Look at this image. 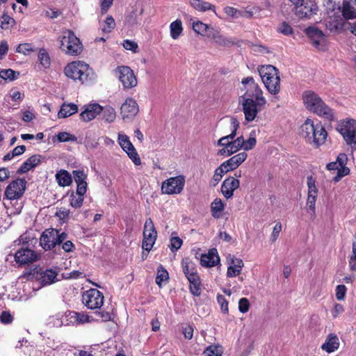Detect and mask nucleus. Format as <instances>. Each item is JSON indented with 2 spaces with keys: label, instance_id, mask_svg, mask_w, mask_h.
I'll return each instance as SVG.
<instances>
[{
  "label": "nucleus",
  "instance_id": "obj_1",
  "mask_svg": "<svg viewBox=\"0 0 356 356\" xmlns=\"http://www.w3.org/2000/svg\"><path fill=\"white\" fill-rule=\"evenodd\" d=\"M241 83L248 97L243 102V110L245 120L250 122L254 120L258 113L257 105L263 106L266 102L261 89L252 76L243 79Z\"/></svg>",
  "mask_w": 356,
  "mask_h": 356
},
{
  "label": "nucleus",
  "instance_id": "obj_2",
  "mask_svg": "<svg viewBox=\"0 0 356 356\" xmlns=\"http://www.w3.org/2000/svg\"><path fill=\"white\" fill-rule=\"evenodd\" d=\"M64 73L67 78L82 84H90L97 79L96 74L89 65L81 60L67 64L64 68Z\"/></svg>",
  "mask_w": 356,
  "mask_h": 356
},
{
  "label": "nucleus",
  "instance_id": "obj_3",
  "mask_svg": "<svg viewBox=\"0 0 356 356\" xmlns=\"http://www.w3.org/2000/svg\"><path fill=\"white\" fill-rule=\"evenodd\" d=\"M301 136L307 143L317 148L324 144L327 137V133L321 122H314L307 119L300 127Z\"/></svg>",
  "mask_w": 356,
  "mask_h": 356
},
{
  "label": "nucleus",
  "instance_id": "obj_4",
  "mask_svg": "<svg viewBox=\"0 0 356 356\" xmlns=\"http://www.w3.org/2000/svg\"><path fill=\"white\" fill-rule=\"evenodd\" d=\"M302 99L306 108L318 116L329 120H334V111L330 108L321 98L312 90L302 93Z\"/></svg>",
  "mask_w": 356,
  "mask_h": 356
},
{
  "label": "nucleus",
  "instance_id": "obj_5",
  "mask_svg": "<svg viewBox=\"0 0 356 356\" xmlns=\"http://www.w3.org/2000/svg\"><path fill=\"white\" fill-rule=\"evenodd\" d=\"M259 72L268 91L272 95H277L280 90V78L277 69L268 65L261 66Z\"/></svg>",
  "mask_w": 356,
  "mask_h": 356
},
{
  "label": "nucleus",
  "instance_id": "obj_6",
  "mask_svg": "<svg viewBox=\"0 0 356 356\" xmlns=\"http://www.w3.org/2000/svg\"><path fill=\"white\" fill-rule=\"evenodd\" d=\"M181 267L185 276L190 283V291L193 295L199 296L201 294V282L195 264L188 259H183Z\"/></svg>",
  "mask_w": 356,
  "mask_h": 356
},
{
  "label": "nucleus",
  "instance_id": "obj_7",
  "mask_svg": "<svg viewBox=\"0 0 356 356\" xmlns=\"http://www.w3.org/2000/svg\"><path fill=\"white\" fill-rule=\"evenodd\" d=\"M60 49L69 55H77L81 51V46L79 39L71 31H66L63 33L60 38Z\"/></svg>",
  "mask_w": 356,
  "mask_h": 356
},
{
  "label": "nucleus",
  "instance_id": "obj_8",
  "mask_svg": "<svg viewBox=\"0 0 356 356\" xmlns=\"http://www.w3.org/2000/svg\"><path fill=\"white\" fill-rule=\"evenodd\" d=\"M185 181L184 175L170 177L162 182L161 193L166 195L180 194L184 190Z\"/></svg>",
  "mask_w": 356,
  "mask_h": 356
},
{
  "label": "nucleus",
  "instance_id": "obj_9",
  "mask_svg": "<svg viewBox=\"0 0 356 356\" xmlns=\"http://www.w3.org/2000/svg\"><path fill=\"white\" fill-rule=\"evenodd\" d=\"M346 143L356 147V121L353 119L342 121L337 127Z\"/></svg>",
  "mask_w": 356,
  "mask_h": 356
},
{
  "label": "nucleus",
  "instance_id": "obj_10",
  "mask_svg": "<svg viewBox=\"0 0 356 356\" xmlns=\"http://www.w3.org/2000/svg\"><path fill=\"white\" fill-rule=\"evenodd\" d=\"M104 297L96 289H90L83 293L82 302L90 309H99L104 304Z\"/></svg>",
  "mask_w": 356,
  "mask_h": 356
},
{
  "label": "nucleus",
  "instance_id": "obj_11",
  "mask_svg": "<svg viewBox=\"0 0 356 356\" xmlns=\"http://www.w3.org/2000/svg\"><path fill=\"white\" fill-rule=\"evenodd\" d=\"M26 188V181L18 178L11 181L6 187L5 196L10 200H19L22 197Z\"/></svg>",
  "mask_w": 356,
  "mask_h": 356
},
{
  "label": "nucleus",
  "instance_id": "obj_12",
  "mask_svg": "<svg viewBox=\"0 0 356 356\" xmlns=\"http://www.w3.org/2000/svg\"><path fill=\"white\" fill-rule=\"evenodd\" d=\"M348 161V157L346 154H339L336 161L327 164L326 168L331 170H337V175L333 178L334 181H339L343 177L350 172L348 168L346 166Z\"/></svg>",
  "mask_w": 356,
  "mask_h": 356
},
{
  "label": "nucleus",
  "instance_id": "obj_13",
  "mask_svg": "<svg viewBox=\"0 0 356 356\" xmlns=\"http://www.w3.org/2000/svg\"><path fill=\"white\" fill-rule=\"evenodd\" d=\"M13 257L18 266L29 265L37 260L36 253L33 250L27 248H21L17 250L13 255L8 254L6 257V261H9Z\"/></svg>",
  "mask_w": 356,
  "mask_h": 356
},
{
  "label": "nucleus",
  "instance_id": "obj_14",
  "mask_svg": "<svg viewBox=\"0 0 356 356\" xmlns=\"http://www.w3.org/2000/svg\"><path fill=\"white\" fill-rule=\"evenodd\" d=\"M156 236L157 232L155 229L153 221L151 218H148L144 225L143 248L149 252L153 247Z\"/></svg>",
  "mask_w": 356,
  "mask_h": 356
},
{
  "label": "nucleus",
  "instance_id": "obj_15",
  "mask_svg": "<svg viewBox=\"0 0 356 356\" xmlns=\"http://www.w3.org/2000/svg\"><path fill=\"white\" fill-rule=\"evenodd\" d=\"M139 111L138 105L135 99L127 98L120 107V115L124 121L129 122L136 116Z\"/></svg>",
  "mask_w": 356,
  "mask_h": 356
},
{
  "label": "nucleus",
  "instance_id": "obj_16",
  "mask_svg": "<svg viewBox=\"0 0 356 356\" xmlns=\"http://www.w3.org/2000/svg\"><path fill=\"white\" fill-rule=\"evenodd\" d=\"M116 72L125 88H131L137 85V79L129 67L120 66L116 69Z\"/></svg>",
  "mask_w": 356,
  "mask_h": 356
},
{
  "label": "nucleus",
  "instance_id": "obj_17",
  "mask_svg": "<svg viewBox=\"0 0 356 356\" xmlns=\"http://www.w3.org/2000/svg\"><path fill=\"white\" fill-rule=\"evenodd\" d=\"M231 125L232 128V133L227 136L220 138L218 140L217 145L222 147V148L218 151V154L220 155L225 156L227 152L226 149H228L231 143L230 140L234 139L236 136V131L239 127V122L236 118H232L231 119Z\"/></svg>",
  "mask_w": 356,
  "mask_h": 356
},
{
  "label": "nucleus",
  "instance_id": "obj_18",
  "mask_svg": "<svg viewBox=\"0 0 356 356\" xmlns=\"http://www.w3.org/2000/svg\"><path fill=\"white\" fill-rule=\"evenodd\" d=\"M57 236V229H46L41 235L40 244L45 250H49L56 247Z\"/></svg>",
  "mask_w": 356,
  "mask_h": 356
},
{
  "label": "nucleus",
  "instance_id": "obj_19",
  "mask_svg": "<svg viewBox=\"0 0 356 356\" xmlns=\"http://www.w3.org/2000/svg\"><path fill=\"white\" fill-rule=\"evenodd\" d=\"M240 181L238 179L229 177L225 179L221 186V192L226 199L231 198L234 195V191L239 187Z\"/></svg>",
  "mask_w": 356,
  "mask_h": 356
},
{
  "label": "nucleus",
  "instance_id": "obj_20",
  "mask_svg": "<svg viewBox=\"0 0 356 356\" xmlns=\"http://www.w3.org/2000/svg\"><path fill=\"white\" fill-rule=\"evenodd\" d=\"M340 346V340L337 334L332 332L329 333L324 343L321 346L322 350L327 353H332L337 351Z\"/></svg>",
  "mask_w": 356,
  "mask_h": 356
},
{
  "label": "nucleus",
  "instance_id": "obj_21",
  "mask_svg": "<svg viewBox=\"0 0 356 356\" xmlns=\"http://www.w3.org/2000/svg\"><path fill=\"white\" fill-rule=\"evenodd\" d=\"M83 108L84 109L81 113L80 117L84 122L91 121L102 111V106L96 103L86 105Z\"/></svg>",
  "mask_w": 356,
  "mask_h": 356
},
{
  "label": "nucleus",
  "instance_id": "obj_22",
  "mask_svg": "<svg viewBox=\"0 0 356 356\" xmlns=\"http://www.w3.org/2000/svg\"><path fill=\"white\" fill-rule=\"evenodd\" d=\"M72 175L76 184L77 195H85L87 191V174L83 170H73Z\"/></svg>",
  "mask_w": 356,
  "mask_h": 356
},
{
  "label": "nucleus",
  "instance_id": "obj_23",
  "mask_svg": "<svg viewBox=\"0 0 356 356\" xmlns=\"http://www.w3.org/2000/svg\"><path fill=\"white\" fill-rule=\"evenodd\" d=\"M220 262V257L216 249H211L207 254H202L200 264L204 267H213Z\"/></svg>",
  "mask_w": 356,
  "mask_h": 356
},
{
  "label": "nucleus",
  "instance_id": "obj_24",
  "mask_svg": "<svg viewBox=\"0 0 356 356\" xmlns=\"http://www.w3.org/2000/svg\"><path fill=\"white\" fill-rule=\"evenodd\" d=\"M248 157L247 153L245 152H240L232 157H231L227 161L222 163V166L225 167L227 171H231L235 170L238 168L242 163H243Z\"/></svg>",
  "mask_w": 356,
  "mask_h": 356
},
{
  "label": "nucleus",
  "instance_id": "obj_25",
  "mask_svg": "<svg viewBox=\"0 0 356 356\" xmlns=\"http://www.w3.org/2000/svg\"><path fill=\"white\" fill-rule=\"evenodd\" d=\"M207 35L213 39L216 44L220 46L228 47L234 44V41L231 38L225 37L217 29L213 27L209 29V33H207Z\"/></svg>",
  "mask_w": 356,
  "mask_h": 356
},
{
  "label": "nucleus",
  "instance_id": "obj_26",
  "mask_svg": "<svg viewBox=\"0 0 356 356\" xmlns=\"http://www.w3.org/2000/svg\"><path fill=\"white\" fill-rule=\"evenodd\" d=\"M42 156L40 154H34L26 159L17 170V174H24L30 170L37 167L42 161Z\"/></svg>",
  "mask_w": 356,
  "mask_h": 356
},
{
  "label": "nucleus",
  "instance_id": "obj_27",
  "mask_svg": "<svg viewBox=\"0 0 356 356\" xmlns=\"http://www.w3.org/2000/svg\"><path fill=\"white\" fill-rule=\"evenodd\" d=\"M57 273L51 269L41 271L37 273V278L43 285H49L56 282Z\"/></svg>",
  "mask_w": 356,
  "mask_h": 356
},
{
  "label": "nucleus",
  "instance_id": "obj_28",
  "mask_svg": "<svg viewBox=\"0 0 356 356\" xmlns=\"http://www.w3.org/2000/svg\"><path fill=\"white\" fill-rule=\"evenodd\" d=\"M243 265L244 264L241 259L236 257L232 258L227 268V276L229 277H236L241 273Z\"/></svg>",
  "mask_w": 356,
  "mask_h": 356
},
{
  "label": "nucleus",
  "instance_id": "obj_29",
  "mask_svg": "<svg viewBox=\"0 0 356 356\" xmlns=\"http://www.w3.org/2000/svg\"><path fill=\"white\" fill-rule=\"evenodd\" d=\"M307 36L312 40L315 47H318L321 42L324 40L323 31L314 26H309L305 29Z\"/></svg>",
  "mask_w": 356,
  "mask_h": 356
},
{
  "label": "nucleus",
  "instance_id": "obj_30",
  "mask_svg": "<svg viewBox=\"0 0 356 356\" xmlns=\"http://www.w3.org/2000/svg\"><path fill=\"white\" fill-rule=\"evenodd\" d=\"M78 106L73 103H63L58 113V118H66L78 112Z\"/></svg>",
  "mask_w": 356,
  "mask_h": 356
},
{
  "label": "nucleus",
  "instance_id": "obj_31",
  "mask_svg": "<svg viewBox=\"0 0 356 356\" xmlns=\"http://www.w3.org/2000/svg\"><path fill=\"white\" fill-rule=\"evenodd\" d=\"M210 207L211 216L214 218L218 219L222 216L225 204L222 202L220 198L217 197L211 203Z\"/></svg>",
  "mask_w": 356,
  "mask_h": 356
},
{
  "label": "nucleus",
  "instance_id": "obj_32",
  "mask_svg": "<svg viewBox=\"0 0 356 356\" xmlns=\"http://www.w3.org/2000/svg\"><path fill=\"white\" fill-rule=\"evenodd\" d=\"M55 177L58 184L62 187L68 186L72 182L71 174L65 170H58Z\"/></svg>",
  "mask_w": 356,
  "mask_h": 356
},
{
  "label": "nucleus",
  "instance_id": "obj_33",
  "mask_svg": "<svg viewBox=\"0 0 356 356\" xmlns=\"http://www.w3.org/2000/svg\"><path fill=\"white\" fill-rule=\"evenodd\" d=\"M341 9L344 19H356V8L350 2L346 1H343Z\"/></svg>",
  "mask_w": 356,
  "mask_h": 356
},
{
  "label": "nucleus",
  "instance_id": "obj_34",
  "mask_svg": "<svg viewBox=\"0 0 356 356\" xmlns=\"http://www.w3.org/2000/svg\"><path fill=\"white\" fill-rule=\"evenodd\" d=\"M325 26L331 31H339L343 26V19L340 16H330L325 20Z\"/></svg>",
  "mask_w": 356,
  "mask_h": 356
},
{
  "label": "nucleus",
  "instance_id": "obj_35",
  "mask_svg": "<svg viewBox=\"0 0 356 356\" xmlns=\"http://www.w3.org/2000/svg\"><path fill=\"white\" fill-rule=\"evenodd\" d=\"M170 36L172 39L177 40L179 38L183 31L182 23L180 19H176L170 25Z\"/></svg>",
  "mask_w": 356,
  "mask_h": 356
},
{
  "label": "nucleus",
  "instance_id": "obj_36",
  "mask_svg": "<svg viewBox=\"0 0 356 356\" xmlns=\"http://www.w3.org/2000/svg\"><path fill=\"white\" fill-rule=\"evenodd\" d=\"M38 60L40 64L44 69H47L51 65V59L47 51L44 48H41L38 51Z\"/></svg>",
  "mask_w": 356,
  "mask_h": 356
},
{
  "label": "nucleus",
  "instance_id": "obj_37",
  "mask_svg": "<svg viewBox=\"0 0 356 356\" xmlns=\"http://www.w3.org/2000/svg\"><path fill=\"white\" fill-rule=\"evenodd\" d=\"M190 3L195 10L200 12H205L212 10L214 8L210 3L204 1V0H191Z\"/></svg>",
  "mask_w": 356,
  "mask_h": 356
},
{
  "label": "nucleus",
  "instance_id": "obj_38",
  "mask_svg": "<svg viewBox=\"0 0 356 356\" xmlns=\"http://www.w3.org/2000/svg\"><path fill=\"white\" fill-rule=\"evenodd\" d=\"M118 143L122 149L127 154L135 149L132 143L130 142L129 137L122 134H118Z\"/></svg>",
  "mask_w": 356,
  "mask_h": 356
},
{
  "label": "nucleus",
  "instance_id": "obj_39",
  "mask_svg": "<svg viewBox=\"0 0 356 356\" xmlns=\"http://www.w3.org/2000/svg\"><path fill=\"white\" fill-rule=\"evenodd\" d=\"M192 27L193 31L201 35H205L206 33H209V29L212 27L209 26L208 24L202 22L201 21H195L192 24Z\"/></svg>",
  "mask_w": 356,
  "mask_h": 356
},
{
  "label": "nucleus",
  "instance_id": "obj_40",
  "mask_svg": "<svg viewBox=\"0 0 356 356\" xmlns=\"http://www.w3.org/2000/svg\"><path fill=\"white\" fill-rule=\"evenodd\" d=\"M102 113H103V119L107 122H113L116 118L115 109L110 106L102 107Z\"/></svg>",
  "mask_w": 356,
  "mask_h": 356
},
{
  "label": "nucleus",
  "instance_id": "obj_41",
  "mask_svg": "<svg viewBox=\"0 0 356 356\" xmlns=\"http://www.w3.org/2000/svg\"><path fill=\"white\" fill-rule=\"evenodd\" d=\"M83 195H77V192L76 194L72 193L70 195V205L74 209L80 208L83 205L84 200Z\"/></svg>",
  "mask_w": 356,
  "mask_h": 356
},
{
  "label": "nucleus",
  "instance_id": "obj_42",
  "mask_svg": "<svg viewBox=\"0 0 356 356\" xmlns=\"http://www.w3.org/2000/svg\"><path fill=\"white\" fill-rule=\"evenodd\" d=\"M68 316H70L71 319H74V321L71 320V322L77 323H85L88 322L89 319L87 315L76 312H70Z\"/></svg>",
  "mask_w": 356,
  "mask_h": 356
},
{
  "label": "nucleus",
  "instance_id": "obj_43",
  "mask_svg": "<svg viewBox=\"0 0 356 356\" xmlns=\"http://www.w3.org/2000/svg\"><path fill=\"white\" fill-rule=\"evenodd\" d=\"M169 275L168 271L162 266H160L157 270V275L156 277V282L159 286L162 284V282L168 280Z\"/></svg>",
  "mask_w": 356,
  "mask_h": 356
},
{
  "label": "nucleus",
  "instance_id": "obj_44",
  "mask_svg": "<svg viewBox=\"0 0 356 356\" xmlns=\"http://www.w3.org/2000/svg\"><path fill=\"white\" fill-rule=\"evenodd\" d=\"M35 51V49L30 43L19 44L16 47V52L22 54L25 56L29 55L31 52Z\"/></svg>",
  "mask_w": 356,
  "mask_h": 356
},
{
  "label": "nucleus",
  "instance_id": "obj_45",
  "mask_svg": "<svg viewBox=\"0 0 356 356\" xmlns=\"http://www.w3.org/2000/svg\"><path fill=\"white\" fill-rule=\"evenodd\" d=\"M227 170L222 166V163L215 170L214 175L213 176V185L216 186L221 180L222 176L227 173Z\"/></svg>",
  "mask_w": 356,
  "mask_h": 356
},
{
  "label": "nucleus",
  "instance_id": "obj_46",
  "mask_svg": "<svg viewBox=\"0 0 356 356\" xmlns=\"http://www.w3.org/2000/svg\"><path fill=\"white\" fill-rule=\"evenodd\" d=\"M222 353L220 346H210L206 348L203 354L204 356H222Z\"/></svg>",
  "mask_w": 356,
  "mask_h": 356
},
{
  "label": "nucleus",
  "instance_id": "obj_47",
  "mask_svg": "<svg viewBox=\"0 0 356 356\" xmlns=\"http://www.w3.org/2000/svg\"><path fill=\"white\" fill-rule=\"evenodd\" d=\"M19 73L11 69L2 70L0 71L1 78L5 80L13 81L17 78Z\"/></svg>",
  "mask_w": 356,
  "mask_h": 356
},
{
  "label": "nucleus",
  "instance_id": "obj_48",
  "mask_svg": "<svg viewBox=\"0 0 356 356\" xmlns=\"http://www.w3.org/2000/svg\"><path fill=\"white\" fill-rule=\"evenodd\" d=\"M115 22L111 16H108L104 21V24L102 28V31L105 33H108L115 28Z\"/></svg>",
  "mask_w": 356,
  "mask_h": 356
},
{
  "label": "nucleus",
  "instance_id": "obj_49",
  "mask_svg": "<svg viewBox=\"0 0 356 356\" xmlns=\"http://www.w3.org/2000/svg\"><path fill=\"white\" fill-rule=\"evenodd\" d=\"M345 311V307L340 303H334L331 309V314L334 319L339 318Z\"/></svg>",
  "mask_w": 356,
  "mask_h": 356
},
{
  "label": "nucleus",
  "instance_id": "obj_50",
  "mask_svg": "<svg viewBox=\"0 0 356 356\" xmlns=\"http://www.w3.org/2000/svg\"><path fill=\"white\" fill-rule=\"evenodd\" d=\"M316 198H314L310 195V197H307V212L311 215L312 217H314L316 215L315 211V205H316Z\"/></svg>",
  "mask_w": 356,
  "mask_h": 356
},
{
  "label": "nucleus",
  "instance_id": "obj_51",
  "mask_svg": "<svg viewBox=\"0 0 356 356\" xmlns=\"http://www.w3.org/2000/svg\"><path fill=\"white\" fill-rule=\"evenodd\" d=\"M230 141L231 143L229 145V147L228 149H226L227 152L225 156H231L232 154L239 151L241 149H243V147L241 145H238V143H236L234 138Z\"/></svg>",
  "mask_w": 356,
  "mask_h": 356
},
{
  "label": "nucleus",
  "instance_id": "obj_52",
  "mask_svg": "<svg viewBox=\"0 0 356 356\" xmlns=\"http://www.w3.org/2000/svg\"><path fill=\"white\" fill-rule=\"evenodd\" d=\"M122 46L125 49L131 51L134 53H137L138 51V45L136 42L133 40H124Z\"/></svg>",
  "mask_w": 356,
  "mask_h": 356
},
{
  "label": "nucleus",
  "instance_id": "obj_53",
  "mask_svg": "<svg viewBox=\"0 0 356 356\" xmlns=\"http://www.w3.org/2000/svg\"><path fill=\"white\" fill-rule=\"evenodd\" d=\"M59 142L75 141L76 138L67 132H59L57 135Z\"/></svg>",
  "mask_w": 356,
  "mask_h": 356
},
{
  "label": "nucleus",
  "instance_id": "obj_54",
  "mask_svg": "<svg viewBox=\"0 0 356 356\" xmlns=\"http://www.w3.org/2000/svg\"><path fill=\"white\" fill-rule=\"evenodd\" d=\"M224 12L227 14V15L232 18H238L242 15L241 12L240 10L232 6L225 7Z\"/></svg>",
  "mask_w": 356,
  "mask_h": 356
},
{
  "label": "nucleus",
  "instance_id": "obj_55",
  "mask_svg": "<svg viewBox=\"0 0 356 356\" xmlns=\"http://www.w3.org/2000/svg\"><path fill=\"white\" fill-rule=\"evenodd\" d=\"M347 289L345 285L339 284L336 287V298L338 300H343L346 294Z\"/></svg>",
  "mask_w": 356,
  "mask_h": 356
},
{
  "label": "nucleus",
  "instance_id": "obj_56",
  "mask_svg": "<svg viewBox=\"0 0 356 356\" xmlns=\"http://www.w3.org/2000/svg\"><path fill=\"white\" fill-rule=\"evenodd\" d=\"M277 31L286 35H289L293 33L292 27L286 22H284L280 24L277 28Z\"/></svg>",
  "mask_w": 356,
  "mask_h": 356
},
{
  "label": "nucleus",
  "instance_id": "obj_57",
  "mask_svg": "<svg viewBox=\"0 0 356 356\" xmlns=\"http://www.w3.org/2000/svg\"><path fill=\"white\" fill-rule=\"evenodd\" d=\"M217 300L218 304L220 305V309L222 313L228 314V301L222 295H218Z\"/></svg>",
  "mask_w": 356,
  "mask_h": 356
},
{
  "label": "nucleus",
  "instance_id": "obj_58",
  "mask_svg": "<svg viewBox=\"0 0 356 356\" xmlns=\"http://www.w3.org/2000/svg\"><path fill=\"white\" fill-rule=\"evenodd\" d=\"M182 245V240L179 237H172L170 238V248L171 251L178 250Z\"/></svg>",
  "mask_w": 356,
  "mask_h": 356
},
{
  "label": "nucleus",
  "instance_id": "obj_59",
  "mask_svg": "<svg viewBox=\"0 0 356 356\" xmlns=\"http://www.w3.org/2000/svg\"><path fill=\"white\" fill-rule=\"evenodd\" d=\"M256 143L257 140L255 136H252V134H251L250 137L247 140H245L243 149L245 151L252 149L256 145Z\"/></svg>",
  "mask_w": 356,
  "mask_h": 356
},
{
  "label": "nucleus",
  "instance_id": "obj_60",
  "mask_svg": "<svg viewBox=\"0 0 356 356\" xmlns=\"http://www.w3.org/2000/svg\"><path fill=\"white\" fill-rule=\"evenodd\" d=\"M250 308L249 300L246 298H242L238 302V310L244 314L246 313Z\"/></svg>",
  "mask_w": 356,
  "mask_h": 356
},
{
  "label": "nucleus",
  "instance_id": "obj_61",
  "mask_svg": "<svg viewBox=\"0 0 356 356\" xmlns=\"http://www.w3.org/2000/svg\"><path fill=\"white\" fill-rule=\"evenodd\" d=\"M70 210L65 208L60 209L56 213V216L59 218V219L63 222L67 221V220L70 218Z\"/></svg>",
  "mask_w": 356,
  "mask_h": 356
},
{
  "label": "nucleus",
  "instance_id": "obj_62",
  "mask_svg": "<svg viewBox=\"0 0 356 356\" xmlns=\"http://www.w3.org/2000/svg\"><path fill=\"white\" fill-rule=\"evenodd\" d=\"M282 224L280 222H277L275 227H273V232L270 236V241L273 243L275 242L279 237L280 233L282 231Z\"/></svg>",
  "mask_w": 356,
  "mask_h": 356
},
{
  "label": "nucleus",
  "instance_id": "obj_63",
  "mask_svg": "<svg viewBox=\"0 0 356 356\" xmlns=\"http://www.w3.org/2000/svg\"><path fill=\"white\" fill-rule=\"evenodd\" d=\"M14 22V19L8 15H3L0 19V26L2 29H7Z\"/></svg>",
  "mask_w": 356,
  "mask_h": 356
},
{
  "label": "nucleus",
  "instance_id": "obj_64",
  "mask_svg": "<svg viewBox=\"0 0 356 356\" xmlns=\"http://www.w3.org/2000/svg\"><path fill=\"white\" fill-rule=\"evenodd\" d=\"M127 155L136 165H139L141 164L140 158L136 149H134L131 152H128Z\"/></svg>",
  "mask_w": 356,
  "mask_h": 356
}]
</instances>
